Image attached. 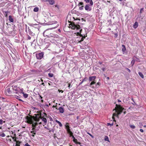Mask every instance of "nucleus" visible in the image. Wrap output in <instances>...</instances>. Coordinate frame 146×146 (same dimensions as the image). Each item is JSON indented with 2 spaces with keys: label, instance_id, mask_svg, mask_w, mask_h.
Returning a JSON list of instances; mask_svg holds the SVG:
<instances>
[{
  "label": "nucleus",
  "instance_id": "obj_46",
  "mask_svg": "<svg viewBox=\"0 0 146 146\" xmlns=\"http://www.w3.org/2000/svg\"><path fill=\"white\" fill-rule=\"evenodd\" d=\"M58 91L59 92H61V93H62L63 92V91L62 90L58 89Z\"/></svg>",
  "mask_w": 146,
  "mask_h": 146
},
{
  "label": "nucleus",
  "instance_id": "obj_23",
  "mask_svg": "<svg viewBox=\"0 0 146 146\" xmlns=\"http://www.w3.org/2000/svg\"><path fill=\"white\" fill-rule=\"evenodd\" d=\"M138 74L142 78H144V76H143V74L142 73H141L140 72H138Z\"/></svg>",
  "mask_w": 146,
  "mask_h": 146
},
{
  "label": "nucleus",
  "instance_id": "obj_59",
  "mask_svg": "<svg viewBox=\"0 0 146 146\" xmlns=\"http://www.w3.org/2000/svg\"><path fill=\"white\" fill-rule=\"evenodd\" d=\"M73 138V139H75V137H74V136L73 135L72 136Z\"/></svg>",
  "mask_w": 146,
  "mask_h": 146
},
{
  "label": "nucleus",
  "instance_id": "obj_55",
  "mask_svg": "<svg viewBox=\"0 0 146 146\" xmlns=\"http://www.w3.org/2000/svg\"><path fill=\"white\" fill-rule=\"evenodd\" d=\"M85 78L84 79L82 80V82H84V81H86V80H85V78Z\"/></svg>",
  "mask_w": 146,
  "mask_h": 146
},
{
  "label": "nucleus",
  "instance_id": "obj_57",
  "mask_svg": "<svg viewBox=\"0 0 146 146\" xmlns=\"http://www.w3.org/2000/svg\"><path fill=\"white\" fill-rule=\"evenodd\" d=\"M70 83H69L68 84V88H69L70 87Z\"/></svg>",
  "mask_w": 146,
  "mask_h": 146
},
{
  "label": "nucleus",
  "instance_id": "obj_61",
  "mask_svg": "<svg viewBox=\"0 0 146 146\" xmlns=\"http://www.w3.org/2000/svg\"><path fill=\"white\" fill-rule=\"evenodd\" d=\"M39 96L40 98V99H42V96H41L40 95H39Z\"/></svg>",
  "mask_w": 146,
  "mask_h": 146
},
{
  "label": "nucleus",
  "instance_id": "obj_52",
  "mask_svg": "<svg viewBox=\"0 0 146 146\" xmlns=\"http://www.w3.org/2000/svg\"><path fill=\"white\" fill-rule=\"evenodd\" d=\"M44 128H45V129H46L49 130V129L47 127H44Z\"/></svg>",
  "mask_w": 146,
  "mask_h": 146
},
{
  "label": "nucleus",
  "instance_id": "obj_33",
  "mask_svg": "<svg viewBox=\"0 0 146 146\" xmlns=\"http://www.w3.org/2000/svg\"><path fill=\"white\" fill-rule=\"evenodd\" d=\"M129 126L132 129H135V126H134V125H131V124L129 125Z\"/></svg>",
  "mask_w": 146,
  "mask_h": 146
},
{
  "label": "nucleus",
  "instance_id": "obj_20",
  "mask_svg": "<svg viewBox=\"0 0 146 146\" xmlns=\"http://www.w3.org/2000/svg\"><path fill=\"white\" fill-rule=\"evenodd\" d=\"M73 141L76 144H78L79 145H80L81 144L80 142L78 141L76 139H73Z\"/></svg>",
  "mask_w": 146,
  "mask_h": 146
},
{
  "label": "nucleus",
  "instance_id": "obj_64",
  "mask_svg": "<svg viewBox=\"0 0 146 146\" xmlns=\"http://www.w3.org/2000/svg\"><path fill=\"white\" fill-rule=\"evenodd\" d=\"M41 102L42 103V102H44V100H43L42 99V100H41Z\"/></svg>",
  "mask_w": 146,
  "mask_h": 146
},
{
  "label": "nucleus",
  "instance_id": "obj_51",
  "mask_svg": "<svg viewBox=\"0 0 146 146\" xmlns=\"http://www.w3.org/2000/svg\"><path fill=\"white\" fill-rule=\"evenodd\" d=\"M96 85L100 86V83L99 82H98L97 83Z\"/></svg>",
  "mask_w": 146,
  "mask_h": 146
},
{
  "label": "nucleus",
  "instance_id": "obj_3",
  "mask_svg": "<svg viewBox=\"0 0 146 146\" xmlns=\"http://www.w3.org/2000/svg\"><path fill=\"white\" fill-rule=\"evenodd\" d=\"M68 22L70 24H69L70 27L72 29L76 30L79 29H80V26L78 25H76L74 23L68 21Z\"/></svg>",
  "mask_w": 146,
  "mask_h": 146
},
{
  "label": "nucleus",
  "instance_id": "obj_43",
  "mask_svg": "<svg viewBox=\"0 0 146 146\" xmlns=\"http://www.w3.org/2000/svg\"><path fill=\"white\" fill-rule=\"evenodd\" d=\"M113 123H108L107 125L108 126H109V125L112 126L113 125Z\"/></svg>",
  "mask_w": 146,
  "mask_h": 146
},
{
  "label": "nucleus",
  "instance_id": "obj_28",
  "mask_svg": "<svg viewBox=\"0 0 146 146\" xmlns=\"http://www.w3.org/2000/svg\"><path fill=\"white\" fill-rule=\"evenodd\" d=\"M55 25H54V26H53V27H52L51 29H54L55 28H56L58 26V25L57 24V23Z\"/></svg>",
  "mask_w": 146,
  "mask_h": 146
},
{
  "label": "nucleus",
  "instance_id": "obj_47",
  "mask_svg": "<svg viewBox=\"0 0 146 146\" xmlns=\"http://www.w3.org/2000/svg\"><path fill=\"white\" fill-rule=\"evenodd\" d=\"M25 146H31L30 145H29L27 143H26Z\"/></svg>",
  "mask_w": 146,
  "mask_h": 146
},
{
  "label": "nucleus",
  "instance_id": "obj_11",
  "mask_svg": "<svg viewBox=\"0 0 146 146\" xmlns=\"http://www.w3.org/2000/svg\"><path fill=\"white\" fill-rule=\"evenodd\" d=\"M11 88L13 91H17V85L15 84H14L12 86Z\"/></svg>",
  "mask_w": 146,
  "mask_h": 146
},
{
  "label": "nucleus",
  "instance_id": "obj_12",
  "mask_svg": "<svg viewBox=\"0 0 146 146\" xmlns=\"http://www.w3.org/2000/svg\"><path fill=\"white\" fill-rule=\"evenodd\" d=\"M84 1L87 3L90 2V6H92L93 5V3L92 0H84Z\"/></svg>",
  "mask_w": 146,
  "mask_h": 146
},
{
  "label": "nucleus",
  "instance_id": "obj_36",
  "mask_svg": "<svg viewBox=\"0 0 146 146\" xmlns=\"http://www.w3.org/2000/svg\"><path fill=\"white\" fill-rule=\"evenodd\" d=\"M0 136L1 137H4L5 136V135L4 133H3L0 134Z\"/></svg>",
  "mask_w": 146,
  "mask_h": 146
},
{
  "label": "nucleus",
  "instance_id": "obj_54",
  "mask_svg": "<svg viewBox=\"0 0 146 146\" xmlns=\"http://www.w3.org/2000/svg\"><path fill=\"white\" fill-rule=\"evenodd\" d=\"M126 69L128 70V72H131V71H130V69H129L128 68H126Z\"/></svg>",
  "mask_w": 146,
  "mask_h": 146
},
{
  "label": "nucleus",
  "instance_id": "obj_39",
  "mask_svg": "<svg viewBox=\"0 0 146 146\" xmlns=\"http://www.w3.org/2000/svg\"><path fill=\"white\" fill-rule=\"evenodd\" d=\"M68 133L69 134L70 136V137H72L73 135V133H72V132H70L69 133Z\"/></svg>",
  "mask_w": 146,
  "mask_h": 146
},
{
  "label": "nucleus",
  "instance_id": "obj_37",
  "mask_svg": "<svg viewBox=\"0 0 146 146\" xmlns=\"http://www.w3.org/2000/svg\"><path fill=\"white\" fill-rule=\"evenodd\" d=\"M50 25H53V24H55L57 23V22L56 21H54L53 22V23H50Z\"/></svg>",
  "mask_w": 146,
  "mask_h": 146
},
{
  "label": "nucleus",
  "instance_id": "obj_60",
  "mask_svg": "<svg viewBox=\"0 0 146 146\" xmlns=\"http://www.w3.org/2000/svg\"><path fill=\"white\" fill-rule=\"evenodd\" d=\"M82 29H81L80 30V31H79V32L80 33H81V32H82Z\"/></svg>",
  "mask_w": 146,
  "mask_h": 146
},
{
  "label": "nucleus",
  "instance_id": "obj_48",
  "mask_svg": "<svg viewBox=\"0 0 146 146\" xmlns=\"http://www.w3.org/2000/svg\"><path fill=\"white\" fill-rule=\"evenodd\" d=\"M31 124H32V126L33 127H36V126L33 123H33H32Z\"/></svg>",
  "mask_w": 146,
  "mask_h": 146
},
{
  "label": "nucleus",
  "instance_id": "obj_26",
  "mask_svg": "<svg viewBox=\"0 0 146 146\" xmlns=\"http://www.w3.org/2000/svg\"><path fill=\"white\" fill-rule=\"evenodd\" d=\"M122 46L123 47V48L122 49V50L123 52H125V51L126 50V48L125 46L124 45H122Z\"/></svg>",
  "mask_w": 146,
  "mask_h": 146
},
{
  "label": "nucleus",
  "instance_id": "obj_53",
  "mask_svg": "<svg viewBox=\"0 0 146 146\" xmlns=\"http://www.w3.org/2000/svg\"><path fill=\"white\" fill-rule=\"evenodd\" d=\"M35 128L36 127H33L32 129V130L33 131H35Z\"/></svg>",
  "mask_w": 146,
  "mask_h": 146
},
{
  "label": "nucleus",
  "instance_id": "obj_35",
  "mask_svg": "<svg viewBox=\"0 0 146 146\" xmlns=\"http://www.w3.org/2000/svg\"><path fill=\"white\" fill-rule=\"evenodd\" d=\"M77 35H79L80 37L83 36V35H82L81 33H80V32H78L77 33Z\"/></svg>",
  "mask_w": 146,
  "mask_h": 146
},
{
  "label": "nucleus",
  "instance_id": "obj_31",
  "mask_svg": "<svg viewBox=\"0 0 146 146\" xmlns=\"http://www.w3.org/2000/svg\"><path fill=\"white\" fill-rule=\"evenodd\" d=\"M48 75L50 77H52L53 76V74L52 73H48Z\"/></svg>",
  "mask_w": 146,
  "mask_h": 146
},
{
  "label": "nucleus",
  "instance_id": "obj_40",
  "mask_svg": "<svg viewBox=\"0 0 146 146\" xmlns=\"http://www.w3.org/2000/svg\"><path fill=\"white\" fill-rule=\"evenodd\" d=\"M67 130V132L68 133H69L70 132H72L71 131H70V128L69 129H67L66 130Z\"/></svg>",
  "mask_w": 146,
  "mask_h": 146
},
{
  "label": "nucleus",
  "instance_id": "obj_42",
  "mask_svg": "<svg viewBox=\"0 0 146 146\" xmlns=\"http://www.w3.org/2000/svg\"><path fill=\"white\" fill-rule=\"evenodd\" d=\"M3 122H4L5 121L3 122V120L2 119H0V125L2 124Z\"/></svg>",
  "mask_w": 146,
  "mask_h": 146
},
{
  "label": "nucleus",
  "instance_id": "obj_6",
  "mask_svg": "<svg viewBox=\"0 0 146 146\" xmlns=\"http://www.w3.org/2000/svg\"><path fill=\"white\" fill-rule=\"evenodd\" d=\"M6 94L8 96H11L15 92L11 89V88H8L5 92Z\"/></svg>",
  "mask_w": 146,
  "mask_h": 146
},
{
  "label": "nucleus",
  "instance_id": "obj_29",
  "mask_svg": "<svg viewBox=\"0 0 146 146\" xmlns=\"http://www.w3.org/2000/svg\"><path fill=\"white\" fill-rule=\"evenodd\" d=\"M21 143V142L18 141H17L16 143V144L15 146H20V143Z\"/></svg>",
  "mask_w": 146,
  "mask_h": 146
},
{
  "label": "nucleus",
  "instance_id": "obj_13",
  "mask_svg": "<svg viewBox=\"0 0 146 146\" xmlns=\"http://www.w3.org/2000/svg\"><path fill=\"white\" fill-rule=\"evenodd\" d=\"M49 4L50 5H53L55 3V1L54 0H47Z\"/></svg>",
  "mask_w": 146,
  "mask_h": 146
},
{
  "label": "nucleus",
  "instance_id": "obj_25",
  "mask_svg": "<svg viewBox=\"0 0 146 146\" xmlns=\"http://www.w3.org/2000/svg\"><path fill=\"white\" fill-rule=\"evenodd\" d=\"M56 122L58 124L59 126L60 127H62V123H61L59 121H58L57 120H56Z\"/></svg>",
  "mask_w": 146,
  "mask_h": 146
},
{
  "label": "nucleus",
  "instance_id": "obj_56",
  "mask_svg": "<svg viewBox=\"0 0 146 146\" xmlns=\"http://www.w3.org/2000/svg\"><path fill=\"white\" fill-rule=\"evenodd\" d=\"M102 70L103 71H105V68H102Z\"/></svg>",
  "mask_w": 146,
  "mask_h": 146
},
{
  "label": "nucleus",
  "instance_id": "obj_18",
  "mask_svg": "<svg viewBox=\"0 0 146 146\" xmlns=\"http://www.w3.org/2000/svg\"><path fill=\"white\" fill-rule=\"evenodd\" d=\"M9 20L11 22H13L14 21L11 15H9Z\"/></svg>",
  "mask_w": 146,
  "mask_h": 146
},
{
  "label": "nucleus",
  "instance_id": "obj_49",
  "mask_svg": "<svg viewBox=\"0 0 146 146\" xmlns=\"http://www.w3.org/2000/svg\"><path fill=\"white\" fill-rule=\"evenodd\" d=\"M27 38L28 40H30L31 38V37L29 36H28Z\"/></svg>",
  "mask_w": 146,
  "mask_h": 146
},
{
  "label": "nucleus",
  "instance_id": "obj_2",
  "mask_svg": "<svg viewBox=\"0 0 146 146\" xmlns=\"http://www.w3.org/2000/svg\"><path fill=\"white\" fill-rule=\"evenodd\" d=\"M35 116L31 115L30 116H27L25 117V119L27 121H25L26 123L29 124H32L34 120L35 121L37 122L38 121V120L40 117V114H35Z\"/></svg>",
  "mask_w": 146,
  "mask_h": 146
},
{
  "label": "nucleus",
  "instance_id": "obj_32",
  "mask_svg": "<svg viewBox=\"0 0 146 146\" xmlns=\"http://www.w3.org/2000/svg\"><path fill=\"white\" fill-rule=\"evenodd\" d=\"M10 136L9 135L7 136V139L9 141H11V138H9Z\"/></svg>",
  "mask_w": 146,
  "mask_h": 146
},
{
  "label": "nucleus",
  "instance_id": "obj_62",
  "mask_svg": "<svg viewBox=\"0 0 146 146\" xmlns=\"http://www.w3.org/2000/svg\"><path fill=\"white\" fill-rule=\"evenodd\" d=\"M83 82H82V81L81 82H80V83H79V85H81V84H82V83Z\"/></svg>",
  "mask_w": 146,
  "mask_h": 146
},
{
  "label": "nucleus",
  "instance_id": "obj_14",
  "mask_svg": "<svg viewBox=\"0 0 146 146\" xmlns=\"http://www.w3.org/2000/svg\"><path fill=\"white\" fill-rule=\"evenodd\" d=\"M16 134H14V136L12 137V136H11V137L12 138V139H13V141H15L16 142L17 141H17V138L16 137Z\"/></svg>",
  "mask_w": 146,
  "mask_h": 146
},
{
  "label": "nucleus",
  "instance_id": "obj_58",
  "mask_svg": "<svg viewBox=\"0 0 146 146\" xmlns=\"http://www.w3.org/2000/svg\"><path fill=\"white\" fill-rule=\"evenodd\" d=\"M42 1L45 2H46L47 1V0H42Z\"/></svg>",
  "mask_w": 146,
  "mask_h": 146
},
{
  "label": "nucleus",
  "instance_id": "obj_21",
  "mask_svg": "<svg viewBox=\"0 0 146 146\" xmlns=\"http://www.w3.org/2000/svg\"><path fill=\"white\" fill-rule=\"evenodd\" d=\"M86 36H85L84 35V36H82L81 37H82L81 38V40L78 41V42L80 43L81 42L83 41L84 40V39L86 37Z\"/></svg>",
  "mask_w": 146,
  "mask_h": 146
},
{
  "label": "nucleus",
  "instance_id": "obj_45",
  "mask_svg": "<svg viewBox=\"0 0 146 146\" xmlns=\"http://www.w3.org/2000/svg\"><path fill=\"white\" fill-rule=\"evenodd\" d=\"M33 123L36 126H37L38 125V122L34 123L33 122Z\"/></svg>",
  "mask_w": 146,
  "mask_h": 146
},
{
  "label": "nucleus",
  "instance_id": "obj_22",
  "mask_svg": "<svg viewBox=\"0 0 146 146\" xmlns=\"http://www.w3.org/2000/svg\"><path fill=\"white\" fill-rule=\"evenodd\" d=\"M69 125V123H66V125H65V128L66 130L70 128V126Z\"/></svg>",
  "mask_w": 146,
  "mask_h": 146
},
{
  "label": "nucleus",
  "instance_id": "obj_50",
  "mask_svg": "<svg viewBox=\"0 0 146 146\" xmlns=\"http://www.w3.org/2000/svg\"><path fill=\"white\" fill-rule=\"evenodd\" d=\"M139 130H140V131H141V132H143V130L142 129H140Z\"/></svg>",
  "mask_w": 146,
  "mask_h": 146
},
{
  "label": "nucleus",
  "instance_id": "obj_41",
  "mask_svg": "<svg viewBox=\"0 0 146 146\" xmlns=\"http://www.w3.org/2000/svg\"><path fill=\"white\" fill-rule=\"evenodd\" d=\"M87 133L88 134V135H89L92 138H94V136L92 134H91L90 133H89L87 132Z\"/></svg>",
  "mask_w": 146,
  "mask_h": 146
},
{
  "label": "nucleus",
  "instance_id": "obj_30",
  "mask_svg": "<svg viewBox=\"0 0 146 146\" xmlns=\"http://www.w3.org/2000/svg\"><path fill=\"white\" fill-rule=\"evenodd\" d=\"M23 96L25 98H27L28 97V95L26 94H24V93H23Z\"/></svg>",
  "mask_w": 146,
  "mask_h": 146
},
{
  "label": "nucleus",
  "instance_id": "obj_9",
  "mask_svg": "<svg viewBox=\"0 0 146 146\" xmlns=\"http://www.w3.org/2000/svg\"><path fill=\"white\" fill-rule=\"evenodd\" d=\"M83 4V3L82 2H81L79 3L78 5L79 7V9L80 10H82L83 9L84 7Z\"/></svg>",
  "mask_w": 146,
  "mask_h": 146
},
{
  "label": "nucleus",
  "instance_id": "obj_16",
  "mask_svg": "<svg viewBox=\"0 0 146 146\" xmlns=\"http://www.w3.org/2000/svg\"><path fill=\"white\" fill-rule=\"evenodd\" d=\"M138 26V24L137 22H135L133 25V28L135 29L137 28Z\"/></svg>",
  "mask_w": 146,
  "mask_h": 146
},
{
  "label": "nucleus",
  "instance_id": "obj_27",
  "mask_svg": "<svg viewBox=\"0 0 146 146\" xmlns=\"http://www.w3.org/2000/svg\"><path fill=\"white\" fill-rule=\"evenodd\" d=\"M38 8L37 7H35L33 9V11L35 12H38Z\"/></svg>",
  "mask_w": 146,
  "mask_h": 146
},
{
  "label": "nucleus",
  "instance_id": "obj_17",
  "mask_svg": "<svg viewBox=\"0 0 146 146\" xmlns=\"http://www.w3.org/2000/svg\"><path fill=\"white\" fill-rule=\"evenodd\" d=\"M58 110L61 113H63L64 112V110L63 108L60 107L59 108Z\"/></svg>",
  "mask_w": 146,
  "mask_h": 146
},
{
  "label": "nucleus",
  "instance_id": "obj_34",
  "mask_svg": "<svg viewBox=\"0 0 146 146\" xmlns=\"http://www.w3.org/2000/svg\"><path fill=\"white\" fill-rule=\"evenodd\" d=\"M104 139L106 141H109V139L108 137L107 136H106L104 138Z\"/></svg>",
  "mask_w": 146,
  "mask_h": 146
},
{
  "label": "nucleus",
  "instance_id": "obj_4",
  "mask_svg": "<svg viewBox=\"0 0 146 146\" xmlns=\"http://www.w3.org/2000/svg\"><path fill=\"white\" fill-rule=\"evenodd\" d=\"M37 114H40V117L38 119V121H37V122H38V124H42V123L41 122H39V120L40 119H42V121L44 122V124L46 125L47 123V120L44 117V116H42L41 115L42 114L40 113H38Z\"/></svg>",
  "mask_w": 146,
  "mask_h": 146
},
{
  "label": "nucleus",
  "instance_id": "obj_10",
  "mask_svg": "<svg viewBox=\"0 0 146 146\" xmlns=\"http://www.w3.org/2000/svg\"><path fill=\"white\" fill-rule=\"evenodd\" d=\"M90 6H90V4H87L86 5L85 7V10L87 11H91V9Z\"/></svg>",
  "mask_w": 146,
  "mask_h": 146
},
{
  "label": "nucleus",
  "instance_id": "obj_38",
  "mask_svg": "<svg viewBox=\"0 0 146 146\" xmlns=\"http://www.w3.org/2000/svg\"><path fill=\"white\" fill-rule=\"evenodd\" d=\"M135 62V60H132L131 62V64H132V66H133Z\"/></svg>",
  "mask_w": 146,
  "mask_h": 146
},
{
  "label": "nucleus",
  "instance_id": "obj_44",
  "mask_svg": "<svg viewBox=\"0 0 146 146\" xmlns=\"http://www.w3.org/2000/svg\"><path fill=\"white\" fill-rule=\"evenodd\" d=\"M143 11V8H141L140 11V13L141 14Z\"/></svg>",
  "mask_w": 146,
  "mask_h": 146
},
{
  "label": "nucleus",
  "instance_id": "obj_63",
  "mask_svg": "<svg viewBox=\"0 0 146 146\" xmlns=\"http://www.w3.org/2000/svg\"><path fill=\"white\" fill-rule=\"evenodd\" d=\"M41 84L44 86L45 85L44 83H42Z\"/></svg>",
  "mask_w": 146,
  "mask_h": 146
},
{
  "label": "nucleus",
  "instance_id": "obj_15",
  "mask_svg": "<svg viewBox=\"0 0 146 146\" xmlns=\"http://www.w3.org/2000/svg\"><path fill=\"white\" fill-rule=\"evenodd\" d=\"M3 12L5 15V16L6 17H8V13H9V11H3Z\"/></svg>",
  "mask_w": 146,
  "mask_h": 146
},
{
  "label": "nucleus",
  "instance_id": "obj_5",
  "mask_svg": "<svg viewBox=\"0 0 146 146\" xmlns=\"http://www.w3.org/2000/svg\"><path fill=\"white\" fill-rule=\"evenodd\" d=\"M96 78V76H92L89 77V80L90 81H92L90 84L89 86H91L92 85L95 84L96 83V82L95 81V80Z\"/></svg>",
  "mask_w": 146,
  "mask_h": 146
},
{
  "label": "nucleus",
  "instance_id": "obj_7",
  "mask_svg": "<svg viewBox=\"0 0 146 146\" xmlns=\"http://www.w3.org/2000/svg\"><path fill=\"white\" fill-rule=\"evenodd\" d=\"M44 55V52H42L38 54H36V56L37 59L41 60L43 58Z\"/></svg>",
  "mask_w": 146,
  "mask_h": 146
},
{
  "label": "nucleus",
  "instance_id": "obj_8",
  "mask_svg": "<svg viewBox=\"0 0 146 146\" xmlns=\"http://www.w3.org/2000/svg\"><path fill=\"white\" fill-rule=\"evenodd\" d=\"M50 35H51V32L49 29L46 30L43 33V35L44 37H48Z\"/></svg>",
  "mask_w": 146,
  "mask_h": 146
},
{
  "label": "nucleus",
  "instance_id": "obj_19",
  "mask_svg": "<svg viewBox=\"0 0 146 146\" xmlns=\"http://www.w3.org/2000/svg\"><path fill=\"white\" fill-rule=\"evenodd\" d=\"M31 133H32V134L31 135V136L33 137H35L34 135H35L36 133V131H31Z\"/></svg>",
  "mask_w": 146,
  "mask_h": 146
},
{
  "label": "nucleus",
  "instance_id": "obj_1",
  "mask_svg": "<svg viewBox=\"0 0 146 146\" xmlns=\"http://www.w3.org/2000/svg\"><path fill=\"white\" fill-rule=\"evenodd\" d=\"M124 108L121 106L120 105H116V107L115 108L113 109V110H115V112L113 114L112 118L113 119L114 121L116 122L114 117L115 116L118 117V115L121 114Z\"/></svg>",
  "mask_w": 146,
  "mask_h": 146
},
{
  "label": "nucleus",
  "instance_id": "obj_24",
  "mask_svg": "<svg viewBox=\"0 0 146 146\" xmlns=\"http://www.w3.org/2000/svg\"><path fill=\"white\" fill-rule=\"evenodd\" d=\"M56 37V35L53 34L51 33V35H50V36H48V38H54Z\"/></svg>",
  "mask_w": 146,
  "mask_h": 146
}]
</instances>
